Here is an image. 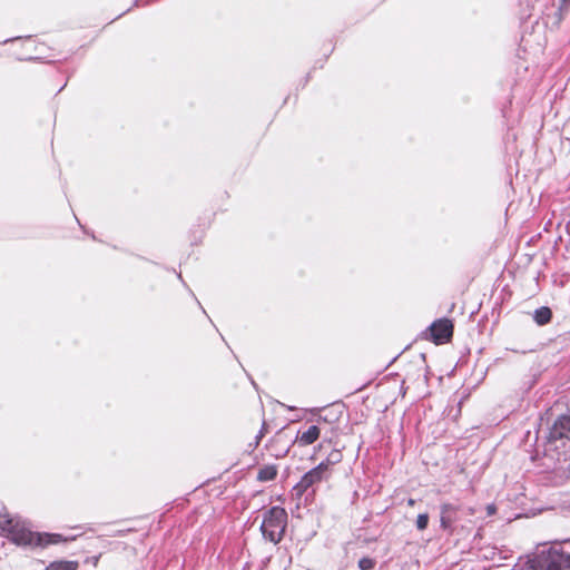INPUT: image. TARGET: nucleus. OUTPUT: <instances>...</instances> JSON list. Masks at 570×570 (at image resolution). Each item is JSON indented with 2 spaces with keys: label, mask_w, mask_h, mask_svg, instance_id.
Returning <instances> with one entry per match:
<instances>
[{
  "label": "nucleus",
  "mask_w": 570,
  "mask_h": 570,
  "mask_svg": "<svg viewBox=\"0 0 570 570\" xmlns=\"http://www.w3.org/2000/svg\"><path fill=\"white\" fill-rule=\"evenodd\" d=\"M78 566L77 561L60 560L49 563L46 570H77Z\"/></svg>",
  "instance_id": "nucleus-10"
},
{
  "label": "nucleus",
  "mask_w": 570,
  "mask_h": 570,
  "mask_svg": "<svg viewBox=\"0 0 570 570\" xmlns=\"http://www.w3.org/2000/svg\"><path fill=\"white\" fill-rule=\"evenodd\" d=\"M0 534L17 544L24 546L46 547L65 540L61 534L35 533L19 517L9 513L0 514Z\"/></svg>",
  "instance_id": "nucleus-1"
},
{
  "label": "nucleus",
  "mask_w": 570,
  "mask_h": 570,
  "mask_svg": "<svg viewBox=\"0 0 570 570\" xmlns=\"http://www.w3.org/2000/svg\"><path fill=\"white\" fill-rule=\"evenodd\" d=\"M331 474V469H327L325 463H320L301 478L294 490H296L298 494H302L309 488H313L323 481H327Z\"/></svg>",
  "instance_id": "nucleus-4"
},
{
  "label": "nucleus",
  "mask_w": 570,
  "mask_h": 570,
  "mask_svg": "<svg viewBox=\"0 0 570 570\" xmlns=\"http://www.w3.org/2000/svg\"><path fill=\"white\" fill-rule=\"evenodd\" d=\"M430 332L436 344H443L451 338L453 334V324L448 318H441L432 323Z\"/></svg>",
  "instance_id": "nucleus-5"
},
{
  "label": "nucleus",
  "mask_w": 570,
  "mask_h": 570,
  "mask_svg": "<svg viewBox=\"0 0 570 570\" xmlns=\"http://www.w3.org/2000/svg\"><path fill=\"white\" fill-rule=\"evenodd\" d=\"M551 441L567 440L570 444V415H561L550 430Z\"/></svg>",
  "instance_id": "nucleus-6"
},
{
  "label": "nucleus",
  "mask_w": 570,
  "mask_h": 570,
  "mask_svg": "<svg viewBox=\"0 0 570 570\" xmlns=\"http://www.w3.org/2000/svg\"><path fill=\"white\" fill-rule=\"evenodd\" d=\"M374 566H375V562L371 558L365 557L358 561V567L361 570H371L374 568Z\"/></svg>",
  "instance_id": "nucleus-13"
},
{
  "label": "nucleus",
  "mask_w": 570,
  "mask_h": 570,
  "mask_svg": "<svg viewBox=\"0 0 570 570\" xmlns=\"http://www.w3.org/2000/svg\"><path fill=\"white\" fill-rule=\"evenodd\" d=\"M487 511H488V514H489V515H492V514H494V513H495L497 508H495V505H494V504H489V505L487 507Z\"/></svg>",
  "instance_id": "nucleus-15"
},
{
  "label": "nucleus",
  "mask_w": 570,
  "mask_h": 570,
  "mask_svg": "<svg viewBox=\"0 0 570 570\" xmlns=\"http://www.w3.org/2000/svg\"><path fill=\"white\" fill-rule=\"evenodd\" d=\"M458 507L451 503L441 505V527L449 529L456 521Z\"/></svg>",
  "instance_id": "nucleus-8"
},
{
  "label": "nucleus",
  "mask_w": 570,
  "mask_h": 570,
  "mask_svg": "<svg viewBox=\"0 0 570 570\" xmlns=\"http://www.w3.org/2000/svg\"><path fill=\"white\" fill-rule=\"evenodd\" d=\"M525 570H570V542L541 550L529 560Z\"/></svg>",
  "instance_id": "nucleus-2"
},
{
  "label": "nucleus",
  "mask_w": 570,
  "mask_h": 570,
  "mask_svg": "<svg viewBox=\"0 0 570 570\" xmlns=\"http://www.w3.org/2000/svg\"><path fill=\"white\" fill-rule=\"evenodd\" d=\"M277 475V468L276 465H265L259 469L257 473V480L261 482H267L272 481Z\"/></svg>",
  "instance_id": "nucleus-9"
},
{
  "label": "nucleus",
  "mask_w": 570,
  "mask_h": 570,
  "mask_svg": "<svg viewBox=\"0 0 570 570\" xmlns=\"http://www.w3.org/2000/svg\"><path fill=\"white\" fill-rule=\"evenodd\" d=\"M428 523H429V515L426 513H421V514L417 515L416 528L419 530L426 529Z\"/></svg>",
  "instance_id": "nucleus-14"
},
{
  "label": "nucleus",
  "mask_w": 570,
  "mask_h": 570,
  "mask_svg": "<svg viewBox=\"0 0 570 570\" xmlns=\"http://www.w3.org/2000/svg\"><path fill=\"white\" fill-rule=\"evenodd\" d=\"M320 428L316 425H311L305 431H298L295 441L299 446H307L316 442L320 438Z\"/></svg>",
  "instance_id": "nucleus-7"
},
{
  "label": "nucleus",
  "mask_w": 570,
  "mask_h": 570,
  "mask_svg": "<svg viewBox=\"0 0 570 570\" xmlns=\"http://www.w3.org/2000/svg\"><path fill=\"white\" fill-rule=\"evenodd\" d=\"M264 435V431L263 429L261 430L259 434L257 435V443L259 442V440L263 438Z\"/></svg>",
  "instance_id": "nucleus-16"
},
{
  "label": "nucleus",
  "mask_w": 570,
  "mask_h": 570,
  "mask_svg": "<svg viewBox=\"0 0 570 570\" xmlns=\"http://www.w3.org/2000/svg\"><path fill=\"white\" fill-rule=\"evenodd\" d=\"M551 316L552 313L549 307H540L534 311L533 318L539 325H544L550 322Z\"/></svg>",
  "instance_id": "nucleus-11"
},
{
  "label": "nucleus",
  "mask_w": 570,
  "mask_h": 570,
  "mask_svg": "<svg viewBox=\"0 0 570 570\" xmlns=\"http://www.w3.org/2000/svg\"><path fill=\"white\" fill-rule=\"evenodd\" d=\"M342 460V453L338 450H333L326 460L322 461L321 463H325L327 469H331V465H334Z\"/></svg>",
  "instance_id": "nucleus-12"
},
{
  "label": "nucleus",
  "mask_w": 570,
  "mask_h": 570,
  "mask_svg": "<svg viewBox=\"0 0 570 570\" xmlns=\"http://www.w3.org/2000/svg\"><path fill=\"white\" fill-rule=\"evenodd\" d=\"M563 4L570 3V0H561Z\"/></svg>",
  "instance_id": "nucleus-18"
},
{
  "label": "nucleus",
  "mask_w": 570,
  "mask_h": 570,
  "mask_svg": "<svg viewBox=\"0 0 570 570\" xmlns=\"http://www.w3.org/2000/svg\"><path fill=\"white\" fill-rule=\"evenodd\" d=\"M286 524L287 513L285 509L273 507L264 513L261 530L265 539L278 543L284 535Z\"/></svg>",
  "instance_id": "nucleus-3"
},
{
  "label": "nucleus",
  "mask_w": 570,
  "mask_h": 570,
  "mask_svg": "<svg viewBox=\"0 0 570 570\" xmlns=\"http://www.w3.org/2000/svg\"><path fill=\"white\" fill-rule=\"evenodd\" d=\"M407 503L409 505H414L415 501L413 499H409Z\"/></svg>",
  "instance_id": "nucleus-17"
}]
</instances>
